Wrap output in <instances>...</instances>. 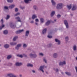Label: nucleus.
<instances>
[{
    "label": "nucleus",
    "instance_id": "obj_1",
    "mask_svg": "<svg viewBox=\"0 0 77 77\" xmlns=\"http://www.w3.org/2000/svg\"><path fill=\"white\" fill-rule=\"evenodd\" d=\"M63 8V4L62 3H60L57 4L56 6V8L57 9L60 10Z\"/></svg>",
    "mask_w": 77,
    "mask_h": 77
},
{
    "label": "nucleus",
    "instance_id": "obj_2",
    "mask_svg": "<svg viewBox=\"0 0 77 77\" xmlns=\"http://www.w3.org/2000/svg\"><path fill=\"white\" fill-rule=\"evenodd\" d=\"M7 76L9 77H18L17 75L12 73H9L7 75Z\"/></svg>",
    "mask_w": 77,
    "mask_h": 77
},
{
    "label": "nucleus",
    "instance_id": "obj_3",
    "mask_svg": "<svg viewBox=\"0 0 77 77\" xmlns=\"http://www.w3.org/2000/svg\"><path fill=\"white\" fill-rule=\"evenodd\" d=\"M29 56L31 58H34L35 59V58L37 57V55L35 54H33L32 53H30L29 54Z\"/></svg>",
    "mask_w": 77,
    "mask_h": 77
},
{
    "label": "nucleus",
    "instance_id": "obj_4",
    "mask_svg": "<svg viewBox=\"0 0 77 77\" xmlns=\"http://www.w3.org/2000/svg\"><path fill=\"white\" fill-rule=\"evenodd\" d=\"M44 67H45V68H47V66H44V65L41 66L40 67L39 69L41 71H42V72H44V71L43 70L44 69Z\"/></svg>",
    "mask_w": 77,
    "mask_h": 77
},
{
    "label": "nucleus",
    "instance_id": "obj_5",
    "mask_svg": "<svg viewBox=\"0 0 77 77\" xmlns=\"http://www.w3.org/2000/svg\"><path fill=\"white\" fill-rule=\"evenodd\" d=\"M55 41L57 43V45H60V44H61V42H60V41L59 40V39L57 38L55 39Z\"/></svg>",
    "mask_w": 77,
    "mask_h": 77
},
{
    "label": "nucleus",
    "instance_id": "obj_6",
    "mask_svg": "<svg viewBox=\"0 0 77 77\" xmlns=\"http://www.w3.org/2000/svg\"><path fill=\"white\" fill-rule=\"evenodd\" d=\"M64 23L65 25L66 28H67V29H68V28H69V26L68 25V21H67L66 20H65L64 21Z\"/></svg>",
    "mask_w": 77,
    "mask_h": 77
},
{
    "label": "nucleus",
    "instance_id": "obj_7",
    "mask_svg": "<svg viewBox=\"0 0 77 77\" xmlns=\"http://www.w3.org/2000/svg\"><path fill=\"white\" fill-rule=\"evenodd\" d=\"M22 45L21 44H19L17 45L15 47V50H19V48L21 47Z\"/></svg>",
    "mask_w": 77,
    "mask_h": 77
},
{
    "label": "nucleus",
    "instance_id": "obj_8",
    "mask_svg": "<svg viewBox=\"0 0 77 77\" xmlns=\"http://www.w3.org/2000/svg\"><path fill=\"white\" fill-rule=\"evenodd\" d=\"M1 21L2 22V26H0V30H2V28L5 27V25L3 24V19H2Z\"/></svg>",
    "mask_w": 77,
    "mask_h": 77
},
{
    "label": "nucleus",
    "instance_id": "obj_9",
    "mask_svg": "<svg viewBox=\"0 0 77 77\" xmlns=\"http://www.w3.org/2000/svg\"><path fill=\"white\" fill-rule=\"evenodd\" d=\"M10 26L12 29H15L16 27V25L11 23L10 24Z\"/></svg>",
    "mask_w": 77,
    "mask_h": 77
},
{
    "label": "nucleus",
    "instance_id": "obj_10",
    "mask_svg": "<svg viewBox=\"0 0 77 77\" xmlns=\"http://www.w3.org/2000/svg\"><path fill=\"white\" fill-rule=\"evenodd\" d=\"M24 31V29H22L21 30H18L17 31H16L15 33L16 34H20V33H21V32H23Z\"/></svg>",
    "mask_w": 77,
    "mask_h": 77
},
{
    "label": "nucleus",
    "instance_id": "obj_11",
    "mask_svg": "<svg viewBox=\"0 0 77 77\" xmlns=\"http://www.w3.org/2000/svg\"><path fill=\"white\" fill-rule=\"evenodd\" d=\"M23 65V63H19L18 62H17L15 63V65L17 66H22Z\"/></svg>",
    "mask_w": 77,
    "mask_h": 77
},
{
    "label": "nucleus",
    "instance_id": "obj_12",
    "mask_svg": "<svg viewBox=\"0 0 77 77\" xmlns=\"http://www.w3.org/2000/svg\"><path fill=\"white\" fill-rule=\"evenodd\" d=\"M77 7L76 5H73V7L72 8V10L74 11H75L76 9H77Z\"/></svg>",
    "mask_w": 77,
    "mask_h": 77
},
{
    "label": "nucleus",
    "instance_id": "obj_13",
    "mask_svg": "<svg viewBox=\"0 0 77 77\" xmlns=\"http://www.w3.org/2000/svg\"><path fill=\"white\" fill-rule=\"evenodd\" d=\"M66 64V62L65 61H63V62H60L59 63V66L63 65H65Z\"/></svg>",
    "mask_w": 77,
    "mask_h": 77
},
{
    "label": "nucleus",
    "instance_id": "obj_14",
    "mask_svg": "<svg viewBox=\"0 0 77 77\" xmlns=\"http://www.w3.org/2000/svg\"><path fill=\"white\" fill-rule=\"evenodd\" d=\"M47 28H45L42 30V34L43 35H45L47 33Z\"/></svg>",
    "mask_w": 77,
    "mask_h": 77
},
{
    "label": "nucleus",
    "instance_id": "obj_15",
    "mask_svg": "<svg viewBox=\"0 0 77 77\" xmlns=\"http://www.w3.org/2000/svg\"><path fill=\"white\" fill-rule=\"evenodd\" d=\"M15 18L16 19V20H17L18 22H20V23L22 22V21H21V19H20V17H16Z\"/></svg>",
    "mask_w": 77,
    "mask_h": 77
},
{
    "label": "nucleus",
    "instance_id": "obj_16",
    "mask_svg": "<svg viewBox=\"0 0 77 77\" xmlns=\"http://www.w3.org/2000/svg\"><path fill=\"white\" fill-rule=\"evenodd\" d=\"M10 44L11 46H14V45H16L17 44V42H11Z\"/></svg>",
    "mask_w": 77,
    "mask_h": 77
},
{
    "label": "nucleus",
    "instance_id": "obj_17",
    "mask_svg": "<svg viewBox=\"0 0 77 77\" xmlns=\"http://www.w3.org/2000/svg\"><path fill=\"white\" fill-rule=\"evenodd\" d=\"M33 9L34 10H35V11H38V7L36 5H33Z\"/></svg>",
    "mask_w": 77,
    "mask_h": 77
},
{
    "label": "nucleus",
    "instance_id": "obj_18",
    "mask_svg": "<svg viewBox=\"0 0 77 77\" xmlns=\"http://www.w3.org/2000/svg\"><path fill=\"white\" fill-rule=\"evenodd\" d=\"M15 7V5H12L10 6H9L8 7V8H10V9H12L14 8Z\"/></svg>",
    "mask_w": 77,
    "mask_h": 77
},
{
    "label": "nucleus",
    "instance_id": "obj_19",
    "mask_svg": "<svg viewBox=\"0 0 77 77\" xmlns=\"http://www.w3.org/2000/svg\"><path fill=\"white\" fill-rule=\"evenodd\" d=\"M29 33H30V31L29 30L26 31L25 32V36H28L29 35Z\"/></svg>",
    "mask_w": 77,
    "mask_h": 77
},
{
    "label": "nucleus",
    "instance_id": "obj_20",
    "mask_svg": "<svg viewBox=\"0 0 77 77\" xmlns=\"http://www.w3.org/2000/svg\"><path fill=\"white\" fill-rule=\"evenodd\" d=\"M9 44H5L4 45V47L6 49L8 48H9Z\"/></svg>",
    "mask_w": 77,
    "mask_h": 77
},
{
    "label": "nucleus",
    "instance_id": "obj_21",
    "mask_svg": "<svg viewBox=\"0 0 77 77\" xmlns=\"http://www.w3.org/2000/svg\"><path fill=\"white\" fill-rule=\"evenodd\" d=\"M51 35V32H49L48 34V38H53V37L52 36L50 35Z\"/></svg>",
    "mask_w": 77,
    "mask_h": 77
},
{
    "label": "nucleus",
    "instance_id": "obj_22",
    "mask_svg": "<svg viewBox=\"0 0 77 77\" xmlns=\"http://www.w3.org/2000/svg\"><path fill=\"white\" fill-rule=\"evenodd\" d=\"M55 14V11H53L52 12L51 14V17H53V16H54V15Z\"/></svg>",
    "mask_w": 77,
    "mask_h": 77
},
{
    "label": "nucleus",
    "instance_id": "obj_23",
    "mask_svg": "<svg viewBox=\"0 0 77 77\" xmlns=\"http://www.w3.org/2000/svg\"><path fill=\"white\" fill-rule=\"evenodd\" d=\"M27 67H33V64H32L30 63H28L27 64Z\"/></svg>",
    "mask_w": 77,
    "mask_h": 77
},
{
    "label": "nucleus",
    "instance_id": "obj_24",
    "mask_svg": "<svg viewBox=\"0 0 77 77\" xmlns=\"http://www.w3.org/2000/svg\"><path fill=\"white\" fill-rule=\"evenodd\" d=\"M51 3H52V5H53V6H56V2H54V0H51Z\"/></svg>",
    "mask_w": 77,
    "mask_h": 77
},
{
    "label": "nucleus",
    "instance_id": "obj_25",
    "mask_svg": "<svg viewBox=\"0 0 77 77\" xmlns=\"http://www.w3.org/2000/svg\"><path fill=\"white\" fill-rule=\"evenodd\" d=\"M3 33L4 35H8V31L7 30H5L3 31Z\"/></svg>",
    "mask_w": 77,
    "mask_h": 77
},
{
    "label": "nucleus",
    "instance_id": "obj_26",
    "mask_svg": "<svg viewBox=\"0 0 77 77\" xmlns=\"http://www.w3.org/2000/svg\"><path fill=\"white\" fill-rule=\"evenodd\" d=\"M11 58H12V55H9L7 56V59L9 60V59H11Z\"/></svg>",
    "mask_w": 77,
    "mask_h": 77
},
{
    "label": "nucleus",
    "instance_id": "obj_27",
    "mask_svg": "<svg viewBox=\"0 0 77 77\" xmlns=\"http://www.w3.org/2000/svg\"><path fill=\"white\" fill-rule=\"evenodd\" d=\"M50 24V20H48L47 22L46 23L45 25L46 26H48Z\"/></svg>",
    "mask_w": 77,
    "mask_h": 77
},
{
    "label": "nucleus",
    "instance_id": "obj_28",
    "mask_svg": "<svg viewBox=\"0 0 77 77\" xmlns=\"http://www.w3.org/2000/svg\"><path fill=\"white\" fill-rule=\"evenodd\" d=\"M53 56L54 58H57V54L56 53H55L53 54Z\"/></svg>",
    "mask_w": 77,
    "mask_h": 77
},
{
    "label": "nucleus",
    "instance_id": "obj_29",
    "mask_svg": "<svg viewBox=\"0 0 77 77\" xmlns=\"http://www.w3.org/2000/svg\"><path fill=\"white\" fill-rule=\"evenodd\" d=\"M67 8H68V10H70L71 9V5H67Z\"/></svg>",
    "mask_w": 77,
    "mask_h": 77
},
{
    "label": "nucleus",
    "instance_id": "obj_30",
    "mask_svg": "<svg viewBox=\"0 0 77 77\" xmlns=\"http://www.w3.org/2000/svg\"><path fill=\"white\" fill-rule=\"evenodd\" d=\"M37 18V16L35 14H34L32 15V18L33 20L35 19V18Z\"/></svg>",
    "mask_w": 77,
    "mask_h": 77
},
{
    "label": "nucleus",
    "instance_id": "obj_31",
    "mask_svg": "<svg viewBox=\"0 0 77 77\" xmlns=\"http://www.w3.org/2000/svg\"><path fill=\"white\" fill-rule=\"evenodd\" d=\"M73 49L74 51H76L77 50V46L75 45L73 46Z\"/></svg>",
    "mask_w": 77,
    "mask_h": 77
},
{
    "label": "nucleus",
    "instance_id": "obj_32",
    "mask_svg": "<svg viewBox=\"0 0 77 77\" xmlns=\"http://www.w3.org/2000/svg\"><path fill=\"white\" fill-rule=\"evenodd\" d=\"M40 20L41 23H43L44 22V19L42 18H41L40 19Z\"/></svg>",
    "mask_w": 77,
    "mask_h": 77
},
{
    "label": "nucleus",
    "instance_id": "obj_33",
    "mask_svg": "<svg viewBox=\"0 0 77 77\" xmlns=\"http://www.w3.org/2000/svg\"><path fill=\"white\" fill-rule=\"evenodd\" d=\"M17 57H21V58H23V55H19V54L17 55Z\"/></svg>",
    "mask_w": 77,
    "mask_h": 77
},
{
    "label": "nucleus",
    "instance_id": "obj_34",
    "mask_svg": "<svg viewBox=\"0 0 77 77\" xmlns=\"http://www.w3.org/2000/svg\"><path fill=\"white\" fill-rule=\"evenodd\" d=\"M10 18V15H8L7 16V17L5 18L6 20H9V18Z\"/></svg>",
    "mask_w": 77,
    "mask_h": 77
},
{
    "label": "nucleus",
    "instance_id": "obj_35",
    "mask_svg": "<svg viewBox=\"0 0 77 77\" xmlns=\"http://www.w3.org/2000/svg\"><path fill=\"white\" fill-rule=\"evenodd\" d=\"M17 38H18V36H16L14 37L13 39L14 41H16Z\"/></svg>",
    "mask_w": 77,
    "mask_h": 77
},
{
    "label": "nucleus",
    "instance_id": "obj_36",
    "mask_svg": "<svg viewBox=\"0 0 77 77\" xmlns=\"http://www.w3.org/2000/svg\"><path fill=\"white\" fill-rule=\"evenodd\" d=\"M24 2L26 4H28L29 3V2L28 0H24Z\"/></svg>",
    "mask_w": 77,
    "mask_h": 77
},
{
    "label": "nucleus",
    "instance_id": "obj_37",
    "mask_svg": "<svg viewBox=\"0 0 77 77\" xmlns=\"http://www.w3.org/2000/svg\"><path fill=\"white\" fill-rule=\"evenodd\" d=\"M8 3H12L13 2V0H7Z\"/></svg>",
    "mask_w": 77,
    "mask_h": 77
},
{
    "label": "nucleus",
    "instance_id": "obj_38",
    "mask_svg": "<svg viewBox=\"0 0 77 77\" xmlns=\"http://www.w3.org/2000/svg\"><path fill=\"white\" fill-rule=\"evenodd\" d=\"M65 39L66 41H68L69 40V38L68 36H66L65 37Z\"/></svg>",
    "mask_w": 77,
    "mask_h": 77
},
{
    "label": "nucleus",
    "instance_id": "obj_39",
    "mask_svg": "<svg viewBox=\"0 0 77 77\" xmlns=\"http://www.w3.org/2000/svg\"><path fill=\"white\" fill-rule=\"evenodd\" d=\"M9 7L7 6H5L4 7L5 9H6V10H9Z\"/></svg>",
    "mask_w": 77,
    "mask_h": 77
},
{
    "label": "nucleus",
    "instance_id": "obj_40",
    "mask_svg": "<svg viewBox=\"0 0 77 77\" xmlns=\"http://www.w3.org/2000/svg\"><path fill=\"white\" fill-rule=\"evenodd\" d=\"M65 74L67 75H71V73L69 72H66Z\"/></svg>",
    "mask_w": 77,
    "mask_h": 77
},
{
    "label": "nucleus",
    "instance_id": "obj_41",
    "mask_svg": "<svg viewBox=\"0 0 77 77\" xmlns=\"http://www.w3.org/2000/svg\"><path fill=\"white\" fill-rule=\"evenodd\" d=\"M52 46V44H50L48 45L47 47L48 48H50V47H51Z\"/></svg>",
    "mask_w": 77,
    "mask_h": 77
},
{
    "label": "nucleus",
    "instance_id": "obj_42",
    "mask_svg": "<svg viewBox=\"0 0 77 77\" xmlns=\"http://www.w3.org/2000/svg\"><path fill=\"white\" fill-rule=\"evenodd\" d=\"M57 18L59 19L60 18V17H61V15H60V14H58L57 15Z\"/></svg>",
    "mask_w": 77,
    "mask_h": 77
},
{
    "label": "nucleus",
    "instance_id": "obj_43",
    "mask_svg": "<svg viewBox=\"0 0 77 77\" xmlns=\"http://www.w3.org/2000/svg\"><path fill=\"white\" fill-rule=\"evenodd\" d=\"M23 57H26L27 58L28 57L27 55H26V54H23Z\"/></svg>",
    "mask_w": 77,
    "mask_h": 77
},
{
    "label": "nucleus",
    "instance_id": "obj_44",
    "mask_svg": "<svg viewBox=\"0 0 77 77\" xmlns=\"http://www.w3.org/2000/svg\"><path fill=\"white\" fill-rule=\"evenodd\" d=\"M23 48H26L27 47V44H23Z\"/></svg>",
    "mask_w": 77,
    "mask_h": 77
},
{
    "label": "nucleus",
    "instance_id": "obj_45",
    "mask_svg": "<svg viewBox=\"0 0 77 77\" xmlns=\"http://www.w3.org/2000/svg\"><path fill=\"white\" fill-rule=\"evenodd\" d=\"M20 13H16V14H14V17H16L17 16H18V15H20Z\"/></svg>",
    "mask_w": 77,
    "mask_h": 77
},
{
    "label": "nucleus",
    "instance_id": "obj_46",
    "mask_svg": "<svg viewBox=\"0 0 77 77\" xmlns=\"http://www.w3.org/2000/svg\"><path fill=\"white\" fill-rule=\"evenodd\" d=\"M12 65H13V64L12 63H10L8 64V66H12Z\"/></svg>",
    "mask_w": 77,
    "mask_h": 77
},
{
    "label": "nucleus",
    "instance_id": "obj_47",
    "mask_svg": "<svg viewBox=\"0 0 77 77\" xmlns=\"http://www.w3.org/2000/svg\"><path fill=\"white\" fill-rule=\"evenodd\" d=\"M20 8H21V9H24L25 7H22L21 5L20 6Z\"/></svg>",
    "mask_w": 77,
    "mask_h": 77
},
{
    "label": "nucleus",
    "instance_id": "obj_48",
    "mask_svg": "<svg viewBox=\"0 0 77 77\" xmlns=\"http://www.w3.org/2000/svg\"><path fill=\"white\" fill-rule=\"evenodd\" d=\"M18 8H16L15 10V12H18Z\"/></svg>",
    "mask_w": 77,
    "mask_h": 77
},
{
    "label": "nucleus",
    "instance_id": "obj_49",
    "mask_svg": "<svg viewBox=\"0 0 77 77\" xmlns=\"http://www.w3.org/2000/svg\"><path fill=\"white\" fill-rule=\"evenodd\" d=\"M39 55L40 56H44V54L42 53H40L39 54Z\"/></svg>",
    "mask_w": 77,
    "mask_h": 77
},
{
    "label": "nucleus",
    "instance_id": "obj_50",
    "mask_svg": "<svg viewBox=\"0 0 77 77\" xmlns=\"http://www.w3.org/2000/svg\"><path fill=\"white\" fill-rule=\"evenodd\" d=\"M43 60L44 62H45V63H47V60L45 58L43 59Z\"/></svg>",
    "mask_w": 77,
    "mask_h": 77
},
{
    "label": "nucleus",
    "instance_id": "obj_51",
    "mask_svg": "<svg viewBox=\"0 0 77 77\" xmlns=\"http://www.w3.org/2000/svg\"><path fill=\"white\" fill-rule=\"evenodd\" d=\"M32 72H33V73H36V72L35 71V70H32Z\"/></svg>",
    "mask_w": 77,
    "mask_h": 77
},
{
    "label": "nucleus",
    "instance_id": "obj_52",
    "mask_svg": "<svg viewBox=\"0 0 77 77\" xmlns=\"http://www.w3.org/2000/svg\"><path fill=\"white\" fill-rule=\"evenodd\" d=\"M55 71L56 72H58L59 71V69H56V70H55Z\"/></svg>",
    "mask_w": 77,
    "mask_h": 77
},
{
    "label": "nucleus",
    "instance_id": "obj_53",
    "mask_svg": "<svg viewBox=\"0 0 77 77\" xmlns=\"http://www.w3.org/2000/svg\"><path fill=\"white\" fill-rule=\"evenodd\" d=\"M35 21L36 22H38V21H39V20L38 19H35Z\"/></svg>",
    "mask_w": 77,
    "mask_h": 77
},
{
    "label": "nucleus",
    "instance_id": "obj_54",
    "mask_svg": "<svg viewBox=\"0 0 77 77\" xmlns=\"http://www.w3.org/2000/svg\"><path fill=\"white\" fill-rule=\"evenodd\" d=\"M75 69L76 72L77 73V66L75 67Z\"/></svg>",
    "mask_w": 77,
    "mask_h": 77
},
{
    "label": "nucleus",
    "instance_id": "obj_55",
    "mask_svg": "<svg viewBox=\"0 0 77 77\" xmlns=\"http://www.w3.org/2000/svg\"><path fill=\"white\" fill-rule=\"evenodd\" d=\"M33 23H34L33 20H32L30 22V23H31L32 24Z\"/></svg>",
    "mask_w": 77,
    "mask_h": 77
},
{
    "label": "nucleus",
    "instance_id": "obj_56",
    "mask_svg": "<svg viewBox=\"0 0 77 77\" xmlns=\"http://www.w3.org/2000/svg\"><path fill=\"white\" fill-rule=\"evenodd\" d=\"M19 77H22V75H21V74H20V75H19Z\"/></svg>",
    "mask_w": 77,
    "mask_h": 77
},
{
    "label": "nucleus",
    "instance_id": "obj_57",
    "mask_svg": "<svg viewBox=\"0 0 77 77\" xmlns=\"http://www.w3.org/2000/svg\"><path fill=\"white\" fill-rule=\"evenodd\" d=\"M35 24L36 25H37V26H38V23L36 22L35 23Z\"/></svg>",
    "mask_w": 77,
    "mask_h": 77
},
{
    "label": "nucleus",
    "instance_id": "obj_58",
    "mask_svg": "<svg viewBox=\"0 0 77 77\" xmlns=\"http://www.w3.org/2000/svg\"><path fill=\"white\" fill-rule=\"evenodd\" d=\"M61 73L63 75V72H61Z\"/></svg>",
    "mask_w": 77,
    "mask_h": 77
},
{
    "label": "nucleus",
    "instance_id": "obj_59",
    "mask_svg": "<svg viewBox=\"0 0 77 77\" xmlns=\"http://www.w3.org/2000/svg\"><path fill=\"white\" fill-rule=\"evenodd\" d=\"M70 15L71 16H73V14H70Z\"/></svg>",
    "mask_w": 77,
    "mask_h": 77
},
{
    "label": "nucleus",
    "instance_id": "obj_60",
    "mask_svg": "<svg viewBox=\"0 0 77 77\" xmlns=\"http://www.w3.org/2000/svg\"><path fill=\"white\" fill-rule=\"evenodd\" d=\"M46 73L47 74H48V72H46Z\"/></svg>",
    "mask_w": 77,
    "mask_h": 77
},
{
    "label": "nucleus",
    "instance_id": "obj_61",
    "mask_svg": "<svg viewBox=\"0 0 77 77\" xmlns=\"http://www.w3.org/2000/svg\"><path fill=\"white\" fill-rule=\"evenodd\" d=\"M54 21H55V22L56 21V19L54 20Z\"/></svg>",
    "mask_w": 77,
    "mask_h": 77
},
{
    "label": "nucleus",
    "instance_id": "obj_62",
    "mask_svg": "<svg viewBox=\"0 0 77 77\" xmlns=\"http://www.w3.org/2000/svg\"><path fill=\"white\" fill-rule=\"evenodd\" d=\"M76 60H77V57H76Z\"/></svg>",
    "mask_w": 77,
    "mask_h": 77
},
{
    "label": "nucleus",
    "instance_id": "obj_63",
    "mask_svg": "<svg viewBox=\"0 0 77 77\" xmlns=\"http://www.w3.org/2000/svg\"><path fill=\"white\" fill-rule=\"evenodd\" d=\"M28 1L29 2V1H32V0H28Z\"/></svg>",
    "mask_w": 77,
    "mask_h": 77
},
{
    "label": "nucleus",
    "instance_id": "obj_64",
    "mask_svg": "<svg viewBox=\"0 0 77 77\" xmlns=\"http://www.w3.org/2000/svg\"><path fill=\"white\" fill-rule=\"evenodd\" d=\"M31 18H29V20H31Z\"/></svg>",
    "mask_w": 77,
    "mask_h": 77
}]
</instances>
